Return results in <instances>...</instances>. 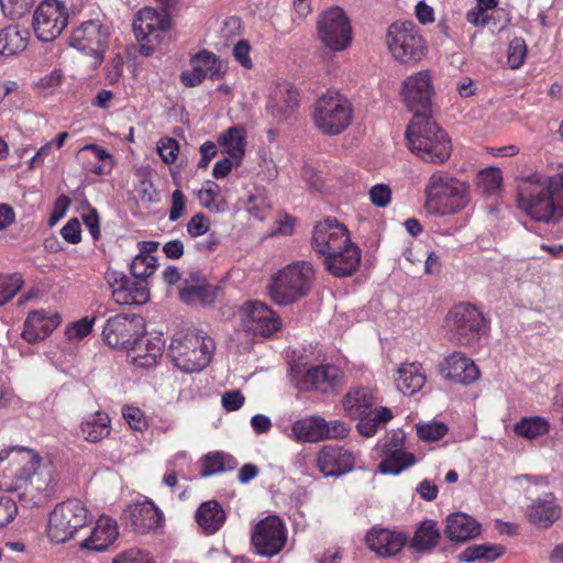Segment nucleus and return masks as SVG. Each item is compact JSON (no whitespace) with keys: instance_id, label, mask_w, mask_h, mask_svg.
<instances>
[{"instance_id":"obj_1","label":"nucleus","mask_w":563,"mask_h":563,"mask_svg":"<svg viewBox=\"0 0 563 563\" xmlns=\"http://www.w3.org/2000/svg\"><path fill=\"white\" fill-rule=\"evenodd\" d=\"M54 466L26 448H12L0 452V486L33 505L44 503L54 492Z\"/></svg>"},{"instance_id":"obj_2","label":"nucleus","mask_w":563,"mask_h":563,"mask_svg":"<svg viewBox=\"0 0 563 563\" xmlns=\"http://www.w3.org/2000/svg\"><path fill=\"white\" fill-rule=\"evenodd\" d=\"M518 206L536 221L556 222L563 218V177L533 174L518 188Z\"/></svg>"},{"instance_id":"obj_3","label":"nucleus","mask_w":563,"mask_h":563,"mask_svg":"<svg viewBox=\"0 0 563 563\" xmlns=\"http://www.w3.org/2000/svg\"><path fill=\"white\" fill-rule=\"evenodd\" d=\"M406 136L409 150L426 163L443 165L452 155L450 135L429 115L413 114Z\"/></svg>"},{"instance_id":"obj_4","label":"nucleus","mask_w":563,"mask_h":563,"mask_svg":"<svg viewBox=\"0 0 563 563\" xmlns=\"http://www.w3.org/2000/svg\"><path fill=\"white\" fill-rule=\"evenodd\" d=\"M470 184L443 172H434L426 185L424 207L431 214L444 217L462 211L470 202Z\"/></svg>"},{"instance_id":"obj_5","label":"nucleus","mask_w":563,"mask_h":563,"mask_svg":"<svg viewBox=\"0 0 563 563\" xmlns=\"http://www.w3.org/2000/svg\"><path fill=\"white\" fill-rule=\"evenodd\" d=\"M375 404L374 391L365 387L350 389L342 399L345 416L358 420L356 430L366 438L374 437L394 418L391 409L384 406L374 408Z\"/></svg>"},{"instance_id":"obj_6","label":"nucleus","mask_w":563,"mask_h":563,"mask_svg":"<svg viewBox=\"0 0 563 563\" xmlns=\"http://www.w3.org/2000/svg\"><path fill=\"white\" fill-rule=\"evenodd\" d=\"M216 344L212 338L198 330L177 332L169 344V357L180 371L195 373L211 361Z\"/></svg>"},{"instance_id":"obj_7","label":"nucleus","mask_w":563,"mask_h":563,"mask_svg":"<svg viewBox=\"0 0 563 563\" xmlns=\"http://www.w3.org/2000/svg\"><path fill=\"white\" fill-rule=\"evenodd\" d=\"M314 279V269L309 262H295L278 271L269 286L274 302L288 306L308 295Z\"/></svg>"},{"instance_id":"obj_8","label":"nucleus","mask_w":563,"mask_h":563,"mask_svg":"<svg viewBox=\"0 0 563 563\" xmlns=\"http://www.w3.org/2000/svg\"><path fill=\"white\" fill-rule=\"evenodd\" d=\"M386 45L391 57L405 66L417 65L428 52L420 30L411 21H397L389 25Z\"/></svg>"},{"instance_id":"obj_9","label":"nucleus","mask_w":563,"mask_h":563,"mask_svg":"<svg viewBox=\"0 0 563 563\" xmlns=\"http://www.w3.org/2000/svg\"><path fill=\"white\" fill-rule=\"evenodd\" d=\"M352 120V103L338 91H327L313 106L312 122L325 135L341 134L350 126Z\"/></svg>"},{"instance_id":"obj_10","label":"nucleus","mask_w":563,"mask_h":563,"mask_svg":"<svg viewBox=\"0 0 563 563\" xmlns=\"http://www.w3.org/2000/svg\"><path fill=\"white\" fill-rule=\"evenodd\" d=\"M90 520L86 504L77 498L57 504L48 515L46 534L52 542L65 543Z\"/></svg>"},{"instance_id":"obj_11","label":"nucleus","mask_w":563,"mask_h":563,"mask_svg":"<svg viewBox=\"0 0 563 563\" xmlns=\"http://www.w3.org/2000/svg\"><path fill=\"white\" fill-rule=\"evenodd\" d=\"M316 32L318 41L332 53L346 51L353 42L351 20L346 12L338 5L331 7L318 15Z\"/></svg>"},{"instance_id":"obj_12","label":"nucleus","mask_w":563,"mask_h":563,"mask_svg":"<svg viewBox=\"0 0 563 563\" xmlns=\"http://www.w3.org/2000/svg\"><path fill=\"white\" fill-rule=\"evenodd\" d=\"M445 329L460 344L470 346L486 332V321L476 307L460 303L446 314Z\"/></svg>"},{"instance_id":"obj_13","label":"nucleus","mask_w":563,"mask_h":563,"mask_svg":"<svg viewBox=\"0 0 563 563\" xmlns=\"http://www.w3.org/2000/svg\"><path fill=\"white\" fill-rule=\"evenodd\" d=\"M169 27L170 19L165 10L141 9L133 20V32L140 43V54L151 56Z\"/></svg>"},{"instance_id":"obj_14","label":"nucleus","mask_w":563,"mask_h":563,"mask_svg":"<svg viewBox=\"0 0 563 563\" xmlns=\"http://www.w3.org/2000/svg\"><path fill=\"white\" fill-rule=\"evenodd\" d=\"M111 40L110 26L99 20L82 22L74 29L70 46L92 58L93 67H99Z\"/></svg>"},{"instance_id":"obj_15","label":"nucleus","mask_w":563,"mask_h":563,"mask_svg":"<svg viewBox=\"0 0 563 563\" xmlns=\"http://www.w3.org/2000/svg\"><path fill=\"white\" fill-rule=\"evenodd\" d=\"M350 427L342 420H325L320 416H307L296 420L291 427V438L298 442L318 443L329 440H343Z\"/></svg>"},{"instance_id":"obj_16","label":"nucleus","mask_w":563,"mask_h":563,"mask_svg":"<svg viewBox=\"0 0 563 563\" xmlns=\"http://www.w3.org/2000/svg\"><path fill=\"white\" fill-rule=\"evenodd\" d=\"M69 21V10L60 0H43L33 12L34 34L42 42L57 38Z\"/></svg>"},{"instance_id":"obj_17","label":"nucleus","mask_w":563,"mask_h":563,"mask_svg":"<svg viewBox=\"0 0 563 563\" xmlns=\"http://www.w3.org/2000/svg\"><path fill=\"white\" fill-rule=\"evenodd\" d=\"M342 371L332 364L306 366L295 364L290 368L291 382L299 390H319L328 393L341 383Z\"/></svg>"},{"instance_id":"obj_18","label":"nucleus","mask_w":563,"mask_h":563,"mask_svg":"<svg viewBox=\"0 0 563 563\" xmlns=\"http://www.w3.org/2000/svg\"><path fill=\"white\" fill-rule=\"evenodd\" d=\"M236 319L242 330L254 336H269L282 328L276 312L257 300L244 302L236 311Z\"/></svg>"},{"instance_id":"obj_19","label":"nucleus","mask_w":563,"mask_h":563,"mask_svg":"<svg viewBox=\"0 0 563 563\" xmlns=\"http://www.w3.org/2000/svg\"><path fill=\"white\" fill-rule=\"evenodd\" d=\"M434 95L433 76L423 69L407 76L401 85L400 96L415 114H424Z\"/></svg>"},{"instance_id":"obj_20","label":"nucleus","mask_w":563,"mask_h":563,"mask_svg":"<svg viewBox=\"0 0 563 563\" xmlns=\"http://www.w3.org/2000/svg\"><path fill=\"white\" fill-rule=\"evenodd\" d=\"M287 540V529L277 516H267L253 529L252 544L257 554L273 556L279 553Z\"/></svg>"},{"instance_id":"obj_21","label":"nucleus","mask_w":563,"mask_h":563,"mask_svg":"<svg viewBox=\"0 0 563 563\" xmlns=\"http://www.w3.org/2000/svg\"><path fill=\"white\" fill-rule=\"evenodd\" d=\"M144 331V321L139 316L117 314L107 320L102 339L114 349L128 350Z\"/></svg>"},{"instance_id":"obj_22","label":"nucleus","mask_w":563,"mask_h":563,"mask_svg":"<svg viewBox=\"0 0 563 563\" xmlns=\"http://www.w3.org/2000/svg\"><path fill=\"white\" fill-rule=\"evenodd\" d=\"M356 456L353 451L342 445L328 444L316 454V465L324 477H340L355 467Z\"/></svg>"},{"instance_id":"obj_23","label":"nucleus","mask_w":563,"mask_h":563,"mask_svg":"<svg viewBox=\"0 0 563 563\" xmlns=\"http://www.w3.org/2000/svg\"><path fill=\"white\" fill-rule=\"evenodd\" d=\"M350 241V233L344 224L336 219H325L316 224L311 245L313 251L322 256L330 251L349 245Z\"/></svg>"},{"instance_id":"obj_24","label":"nucleus","mask_w":563,"mask_h":563,"mask_svg":"<svg viewBox=\"0 0 563 563\" xmlns=\"http://www.w3.org/2000/svg\"><path fill=\"white\" fill-rule=\"evenodd\" d=\"M227 71L224 63L213 53L200 51L191 58V68L180 75L187 87L198 86L205 78L221 79Z\"/></svg>"},{"instance_id":"obj_25","label":"nucleus","mask_w":563,"mask_h":563,"mask_svg":"<svg viewBox=\"0 0 563 563\" xmlns=\"http://www.w3.org/2000/svg\"><path fill=\"white\" fill-rule=\"evenodd\" d=\"M62 323V316L56 309L41 308L27 313L22 338L27 343H37L48 338Z\"/></svg>"},{"instance_id":"obj_26","label":"nucleus","mask_w":563,"mask_h":563,"mask_svg":"<svg viewBox=\"0 0 563 563\" xmlns=\"http://www.w3.org/2000/svg\"><path fill=\"white\" fill-rule=\"evenodd\" d=\"M165 341L161 334H146L137 336L132 346L126 350L128 360L136 367L151 368L163 356Z\"/></svg>"},{"instance_id":"obj_27","label":"nucleus","mask_w":563,"mask_h":563,"mask_svg":"<svg viewBox=\"0 0 563 563\" xmlns=\"http://www.w3.org/2000/svg\"><path fill=\"white\" fill-rule=\"evenodd\" d=\"M124 517L139 533L156 530L164 522L163 511L147 498L129 505L124 510Z\"/></svg>"},{"instance_id":"obj_28","label":"nucleus","mask_w":563,"mask_h":563,"mask_svg":"<svg viewBox=\"0 0 563 563\" xmlns=\"http://www.w3.org/2000/svg\"><path fill=\"white\" fill-rule=\"evenodd\" d=\"M119 538L117 521L107 515L100 516L89 536L80 542V549L91 552H106Z\"/></svg>"},{"instance_id":"obj_29","label":"nucleus","mask_w":563,"mask_h":563,"mask_svg":"<svg viewBox=\"0 0 563 563\" xmlns=\"http://www.w3.org/2000/svg\"><path fill=\"white\" fill-rule=\"evenodd\" d=\"M327 269L336 277H344L353 274L361 262V250L356 244L349 242V245L333 250L322 255Z\"/></svg>"},{"instance_id":"obj_30","label":"nucleus","mask_w":563,"mask_h":563,"mask_svg":"<svg viewBox=\"0 0 563 563\" xmlns=\"http://www.w3.org/2000/svg\"><path fill=\"white\" fill-rule=\"evenodd\" d=\"M561 506L552 493H545L533 499L526 511L528 521L542 529L550 528L561 518Z\"/></svg>"},{"instance_id":"obj_31","label":"nucleus","mask_w":563,"mask_h":563,"mask_svg":"<svg viewBox=\"0 0 563 563\" xmlns=\"http://www.w3.org/2000/svg\"><path fill=\"white\" fill-rule=\"evenodd\" d=\"M298 96V91L290 82L278 81L271 88L267 109L278 120H285L297 108Z\"/></svg>"},{"instance_id":"obj_32","label":"nucleus","mask_w":563,"mask_h":563,"mask_svg":"<svg viewBox=\"0 0 563 563\" xmlns=\"http://www.w3.org/2000/svg\"><path fill=\"white\" fill-rule=\"evenodd\" d=\"M443 378L468 385L474 383L479 371L475 363L461 353H453L448 356L439 366Z\"/></svg>"},{"instance_id":"obj_33","label":"nucleus","mask_w":563,"mask_h":563,"mask_svg":"<svg viewBox=\"0 0 563 563\" xmlns=\"http://www.w3.org/2000/svg\"><path fill=\"white\" fill-rule=\"evenodd\" d=\"M407 541L405 533L384 528H373L366 534V544L369 550L383 558L397 554Z\"/></svg>"},{"instance_id":"obj_34","label":"nucleus","mask_w":563,"mask_h":563,"mask_svg":"<svg viewBox=\"0 0 563 563\" xmlns=\"http://www.w3.org/2000/svg\"><path fill=\"white\" fill-rule=\"evenodd\" d=\"M481 523L465 512H454L445 519V534L453 542H466L481 534Z\"/></svg>"},{"instance_id":"obj_35","label":"nucleus","mask_w":563,"mask_h":563,"mask_svg":"<svg viewBox=\"0 0 563 563\" xmlns=\"http://www.w3.org/2000/svg\"><path fill=\"white\" fill-rule=\"evenodd\" d=\"M179 297L187 305L209 306L217 298V288L192 275L191 280L184 282L179 289Z\"/></svg>"},{"instance_id":"obj_36","label":"nucleus","mask_w":563,"mask_h":563,"mask_svg":"<svg viewBox=\"0 0 563 563\" xmlns=\"http://www.w3.org/2000/svg\"><path fill=\"white\" fill-rule=\"evenodd\" d=\"M396 388L404 395H413L426 384V374L418 363L401 364L395 376Z\"/></svg>"},{"instance_id":"obj_37","label":"nucleus","mask_w":563,"mask_h":563,"mask_svg":"<svg viewBox=\"0 0 563 563\" xmlns=\"http://www.w3.org/2000/svg\"><path fill=\"white\" fill-rule=\"evenodd\" d=\"M217 142L221 151L241 164L246 150V131L241 125L227 129L218 135Z\"/></svg>"},{"instance_id":"obj_38","label":"nucleus","mask_w":563,"mask_h":563,"mask_svg":"<svg viewBox=\"0 0 563 563\" xmlns=\"http://www.w3.org/2000/svg\"><path fill=\"white\" fill-rule=\"evenodd\" d=\"M440 538L437 521L426 519L418 525L412 538L408 541V545L415 552L427 553L439 544Z\"/></svg>"},{"instance_id":"obj_39","label":"nucleus","mask_w":563,"mask_h":563,"mask_svg":"<svg viewBox=\"0 0 563 563\" xmlns=\"http://www.w3.org/2000/svg\"><path fill=\"white\" fill-rule=\"evenodd\" d=\"M111 432V421L107 412L96 411L87 415L79 426L80 435L88 442L96 443Z\"/></svg>"},{"instance_id":"obj_40","label":"nucleus","mask_w":563,"mask_h":563,"mask_svg":"<svg viewBox=\"0 0 563 563\" xmlns=\"http://www.w3.org/2000/svg\"><path fill=\"white\" fill-rule=\"evenodd\" d=\"M196 520L206 534H213L223 526L225 512L219 503L209 500L197 509Z\"/></svg>"},{"instance_id":"obj_41","label":"nucleus","mask_w":563,"mask_h":563,"mask_svg":"<svg viewBox=\"0 0 563 563\" xmlns=\"http://www.w3.org/2000/svg\"><path fill=\"white\" fill-rule=\"evenodd\" d=\"M384 459L378 465V471L386 475H398L404 470L416 464V457L412 453L402 449H390L389 452H380Z\"/></svg>"},{"instance_id":"obj_42","label":"nucleus","mask_w":563,"mask_h":563,"mask_svg":"<svg viewBox=\"0 0 563 563\" xmlns=\"http://www.w3.org/2000/svg\"><path fill=\"white\" fill-rule=\"evenodd\" d=\"M384 459L378 465V471L386 475H398L404 470L416 464V457L412 453L402 449H390L389 452H380Z\"/></svg>"},{"instance_id":"obj_43","label":"nucleus","mask_w":563,"mask_h":563,"mask_svg":"<svg viewBox=\"0 0 563 563\" xmlns=\"http://www.w3.org/2000/svg\"><path fill=\"white\" fill-rule=\"evenodd\" d=\"M148 300L150 289L145 279H126L122 290L115 294V302L119 305H144Z\"/></svg>"},{"instance_id":"obj_44","label":"nucleus","mask_w":563,"mask_h":563,"mask_svg":"<svg viewBox=\"0 0 563 563\" xmlns=\"http://www.w3.org/2000/svg\"><path fill=\"white\" fill-rule=\"evenodd\" d=\"M27 46V33L18 26L0 29V57H11Z\"/></svg>"},{"instance_id":"obj_45","label":"nucleus","mask_w":563,"mask_h":563,"mask_svg":"<svg viewBox=\"0 0 563 563\" xmlns=\"http://www.w3.org/2000/svg\"><path fill=\"white\" fill-rule=\"evenodd\" d=\"M549 430V421L540 416L523 417L514 426L516 435L526 440H534L547 434Z\"/></svg>"},{"instance_id":"obj_46","label":"nucleus","mask_w":563,"mask_h":563,"mask_svg":"<svg viewBox=\"0 0 563 563\" xmlns=\"http://www.w3.org/2000/svg\"><path fill=\"white\" fill-rule=\"evenodd\" d=\"M81 153H90L96 161L87 164V170L95 175H108L111 173L114 161L113 156L103 147L96 144H87L81 147Z\"/></svg>"},{"instance_id":"obj_47","label":"nucleus","mask_w":563,"mask_h":563,"mask_svg":"<svg viewBox=\"0 0 563 563\" xmlns=\"http://www.w3.org/2000/svg\"><path fill=\"white\" fill-rule=\"evenodd\" d=\"M235 461L231 455L213 452L207 454L202 460L201 475L203 477L210 476L228 468H233Z\"/></svg>"},{"instance_id":"obj_48","label":"nucleus","mask_w":563,"mask_h":563,"mask_svg":"<svg viewBox=\"0 0 563 563\" xmlns=\"http://www.w3.org/2000/svg\"><path fill=\"white\" fill-rule=\"evenodd\" d=\"M503 553L500 545L477 544L466 548L459 558L462 562H473L479 559L495 560Z\"/></svg>"},{"instance_id":"obj_49","label":"nucleus","mask_w":563,"mask_h":563,"mask_svg":"<svg viewBox=\"0 0 563 563\" xmlns=\"http://www.w3.org/2000/svg\"><path fill=\"white\" fill-rule=\"evenodd\" d=\"M498 5V0H476V5L467 11L466 20L474 26H485L490 20L489 11Z\"/></svg>"},{"instance_id":"obj_50","label":"nucleus","mask_w":563,"mask_h":563,"mask_svg":"<svg viewBox=\"0 0 563 563\" xmlns=\"http://www.w3.org/2000/svg\"><path fill=\"white\" fill-rule=\"evenodd\" d=\"M22 286L23 278L20 274L0 275V307L9 302Z\"/></svg>"},{"instance_id":"obj_51","label":"nucleus","mask_w":563,"mask_h":563,"mask_svg":"<svg viewBox=\"0 0 563 563\" xmlns=\"http://www.w3.org/2000/svg\"><path fill=\"white\" fill-rule=\"evenodd\" d=\"M200 205L209 210L221 212L225 210L223 201L219 200L218 186L212 183H208L197 194Z\"/></svg>"},{"instance_id":"obj_52","label":"nucleus","mask_w":563,"mask_h":563,"mask_svg":"<svg viewBox=\"0 0 563 563\" xmlns=\"http://www.w3.org/2000/svg\"><path fill=\"white\" fill-rule=\"evenodd\" d=\"M503 176L500 169L488 167L477 175V185L486 194H494L500 189Z\"/></svg>"},{"instance_id":"obj_53","label":"nucleus","mask_w":563,"mask_h":563,"mask_svg":"<svg viewBox=\"0 0 563 563\" xmlns=\"http://www.w3.org/2000/svg\"><path fill=\"white\" fill-rule=\"evenodd\" d=\"M528 47L523 38L515 37L507 49V64L511 69H518L526 60Z\"/></svg>"},{"instance_id":"obj_54","label":"nucleus","mask_w":563,"mask_h":563,"mask_svg":"<svg viewBox=\"0 0 563 563\" xmlns=\"http://www.w3.org/2000/svg\"><path fill=\"white\" fill-rule=\"evenodd\" d=\"M157 267L156 257H144L143 255H135L131 265V274L134 278L145 279L154 274Z\"/></svg>"},{"instance_id":"obj_55","label":"nucleus","mask_w":563,"mask_h":563,"mask_svg":"<svg viewBox=\"0 0 563 563\" xmlns=\"http://www.w3.org/2000/svg\"><path fill=\"white\" fill-rule=\"evenodd\" d=\"M448 433V427L443 422L434 421L417 424V434L424 442H435Z\"/></svg>"},{"instance_id":"obj_56","label":"nucleus","mask_w":563,"mask_h":563,"mask_svg":"<svg viewBox=\"0 0 563 563\" xmlns=\"http://www.w3.org/2000/svg\"><path fill=\"white\" fill-rule=\"evenodd\" d=\"M112 563H156L150 552L130 548L113 556Z\"/></svg>"},{"instance_id":"obj_57","label":"nucleus","mask_w":563,"mask_h":563,"mask_svg":"<svg viewBox=\"0 0 563 563\" xmlns=\"http://www.w3.org/2000/svg\"><path fill=\"white\" fill-rule=\"evenodd\" d=\"M122 417L129 427L135 431H144L148 427L147 419L142 409L125 405L122 407Z\"/></svg>"},{"instance_id":"obj_58","label":"nucleus","mask_w":563,"mask_h":563,"mask_svg":"<svg viewBox=\"0 0 563 563\" xmlns=\"http://www.w3.org/2000/svg\"><path fill=\"white\" fill-rule=\"evenodd\" d=\"M93 323L95 318L84 317L67 325L65 335L70 341L82 340L92 331Z\"/></svg>"},{"instance_id":"obj_59","label":"nucleus","mask_w":563,"mask_h":563,"mask_svg":"<svg viewBox=\"0 0 563 563\" xmlns=\"http://www.w3.org/2000/svg\"><path fill=\"white\" fill-rule=\"evenodd\" d=\"M34 0H0V7L3 14L10 19H19L23 16Z\"/></svg>"},{"instance_id":"obj_60","label":"nucleus","mask_w":563,"mask_h":563,"mask_svg":"<svg viewBox=\"0 0 563 563\" xmlns=\"http://www.w3.org/2000/svg\"><path fill=\"white\" fill-rule=\"evenodd\" d=\"M157 153L166 164H172L177 159L179 145L172 137H164L157 142Z\"/></svg>"},{"instance_id":"obj_61","label":"nucleus","mask_w":563,"mask_h":563,"mask_svg":"<svg viewBox=\"0 0 563 563\" xmlns=\"http://www.w3.org/2000/svg\"><path fill=\"white\" fill-rule=\"evenodd\" d=\"M210 221L203 213H196L187 223V232L191 238H198L209 231Z\"/></svg>"},{"instance_id":"obj_62","label":"nucleus","mask_w":563,"mask_h":563,"mask_svg":"<svg viewBox=\"0 0 563 563\" xmlns=\"http://www.w3.org/2000/svg\"><path fill=\"white\" fill-rule=\"evenodd\" d=\"M251 45L246 40H240L232 49V54L238 63L246 69L253 67V60L250 56Z\"/></svg>"},{"instance_id":"obj_63","label":"nucleus","mask_w":563,"mask_h":563,"mask_svg":"<svg viewBox=\"0 0 563 563\" xmlns=\"http://www.w3.org/2000/svg\"><path fill=\"white\" fill-rule=\"evenodd\" d=\"M124 70V58L117 54L106 66V78L110 84L119 82Z\"/></svg>"},{"instance_id":"obj_64","label":"nucleus","mask_w":563,"mask_h":563,"mask_svg":"<svg viewBox=\"0 0 563 563\" xmlns=\"http://www.w3.org/2000/svg\"><path fill=\"white\" fill-rule=\"evenodd\" d=\"M369 198L373 205L386 207L390 202L391 190L387 185L377 184L371 188Z\"/></svg>"}]
</instances>
